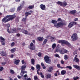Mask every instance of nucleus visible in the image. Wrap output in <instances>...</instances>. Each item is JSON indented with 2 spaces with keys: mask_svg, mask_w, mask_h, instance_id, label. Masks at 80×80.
<instances>
[{
  "mask_svg": "<svg viewBox=\"0 0 80 80\" xmlns=\"http://www.w3.org/2000/svg\"><path fill=\"white\" fill-rule=\"evenodd\" d=\"M74 60H76V62H79V59L78 58H76V57H74Z\"/></svg>",
  "mask_w": 80,
  "mask_h": 80,
  "instance_id": "473e14b6",
  "label": "nucleus"
},
{
  "mask_svg": "<svg viewBox=\"0 0 80 80\" xmlns=\"http://www.w3.org/2000/svg\"><path fill=\"white\" fill-rule=\"evenodd\" d=\"M0 54L2 56H6L7 53L4 51H2L1 52Z\"/></svg>",
  "mask_w": 80,
  "mask_h": 80,
  "instance_id": "aec40b11",
  "label": "nucleus"
},
{
  "mask_svg": "<svg viewBox=\"0 0 80 80\" xmlns=\"http://www.w3.org/2000/svg\"><path fill=\"white\" fill-rule=\"evenodd\" d=\"M40 75L41 77L42 78H44V75H43L42 74V72H40Z\"/></svg>",
  "mask_w": 80,
  "mask_h": 80,
  "instance_id": "79ce46f5",
  "label": "nucleus"
},
{
  "mask_svg": "<svg viewBox=\"0 0 80 80\" xmlns=\"http://www.w3.org/2000/svg\"><path fill=\"white\" fill-rule=\"evenodd\" d=\"M1 64L2 65H5V64H6V62H3L1 63Z\"/></svg>",
  "mask_w": 80,
  "mask_h": 80,
  "instance_id": "de8ad7c7",
  "label": "nucleus"
},
{
  "mask_svg": "<svg viewBox=\"0 0 80 80\" xmlns=\"http://www.w3.org/2000/svg\"><path fill=\"white\" fill-rule=\"evenodd\" d=\"M73 67L74 68H75L77 70H80V67L77 65H73Z\"/></svg>",
  "mask_w": 80,
  "mask_h": 80,
  "instance_id": "dca6fc26",
  "label": "nucleus"
},
{
  "mask_svg": "<svg viewBox=\"0 0 80 80\" xmlns=\"http://www.w3.org/2000/svg\"><path fill=\"white\" fill-rule=\"evenodd\" d=\"M17 37H20V33H18L16 34Z\"/></svg>",
  "mask_w": 80,
  "mask_h": 80,
  "instance_id": "603ef678",
  "label": "nucleus"
},
{
  "mask_svg": "<svg viewBox=\"0 0 80 80\" xmlns=\"http://www.w3.org/2000/svg\"><path fill=\"white\" fill-rule=\"evenodd\" d=\"M26 80H32V79H31V78H28Z\"/></svg>",
  "mask_w": 80,
  "mask_h": 80,
  "instance_id": "774afa93",
  "label": "nucleus"
},
{
  "mask_svg": "<svg viewBox=\"0 0 80 80\" xmlns=\"http://www.w3.org/2000/svg\"><path fill=\"white\" fill-rule=\"evenodd\" d=\"M77 53V51H74L73 52V55H76Z\"/></svg>",
  "mask_w": 80,
  "mask_h": 80,
  "instance_id": "864d4df0",
  "label": "nucleus"
},
{
  "mask_svg": "<svg viewBox=\"0 0 80 80\" xmlns=\"http://www.w3.org/2000/svg\"><path fill=\"white\" fill-rule=\"evenodd\" d=\"M79 78H80L77 76H76L75 77H74L73 78V79L74 80H78V79H79Z\"/></svg>",
  "mask_w": 80,
  "mask_h": 80,
  "instance_id": "c9c22d12",
  "label": "nucleus"
},
{
  "mask_svg": "<svg viewBox=\"0 0 80 80\" xmlns=\"http://www.w3.org/2000/svg\"><path fill=\"white\" fill-rule=\"evenodd\" d=\"M22 7H23V6L22 5H21L20 6H18L17 8L18 12H19V11H20V10H22Z\"/></svg>",
  "mask_w": 80,
  "mask_h": 80,
  "instance_id": "6ab92c4d",
  "label": "nucleus"
},
{
  "mask_svg": "<svg viewBox=\"0 0 80 80\" xmlns=\"http://www.w3.org/2000/svg\"><path fill=\"white\" fill-rule=\"evenodd\" d=\"M53 70V67L51 66L47 70V71L48 72H52Z\"/></svg>",
  "mask_w": 80,
  "mask_h": 80,
  "instance_id": "4468645a",
  "label": "nucleus"
},
{
  "mask_svg": "<svg viewBox=\"0 0 80 80\" xmlns=\"http://www.w3.org/2000/svg\"><path fill=\"white\" fill-rule=\"evenodd\" d=\"M45 77L46 79L48 80L52 78V75L49 73H47L45 74Z\"/></svg>",
  "mask_w": 80,
  "mask_h": 80,
  "instance_id": "9d476101",
  "label": "nucleus"
},
{
  "mask_svg": "<svg viewBox=\"0 0 80 80\" xmlns=\"http://www.w3.org/2000/svg\"><path fill=\"white\" fill-rule=\"evenodd\" d=\"M31 69L32 70H35V68H34L33 67H32Z\"/></svg>",
  "mask_w": 80,
  "mask_h": 80,
  "instance_id": "bf43d9fd",
  "label": "nucleus"
},
{
  "mask_svg": "<svg viewBox=\"0 0 80 80\" xmlns=\"http://www.w3.org/2000/svg\"><path fill=\"white\" fill-rule=\"evenodd\" d=\"M14 45H15V42H12L11 45V47H13V46H14Z\"/></svg>",
  "mask_w": 80,
  "mask_h": 80,
  "instance_id": "a18cd8bd",
  "label": "nucleus"
},
{
  "mask_svg": "<svg viewBox=\"0 0 80 80\" xmlns=\"http://www.w3.org/2000/svg\"><path fill=\"white\" fill-rule=\"evenodd\" d=\"M32 42L33 43H35V40L34 39L33 40Z\"/></svg>",
  "mask_w": 80,
  "mask_h": 80,
  "instance_id": "338daca9",
  "label": "nucleus"
},
{
  "mask_svg": "<svg viewBox=\"0 0 80 80\" xmlns=\"http://www.w3.org/2000/svg\"><path fill=\"white\" fill-rule=\"evenodd\" d=\"M36 68L37 69H38V70H40V66L39 64H37L36 65Z\"/></svg>",
  "mask_w": 80,
  "mask_h": 80,
  "instance_id": "7c9ffc66",
  "label": "nucleus"
},
{
  "mask_svg": "<svg viewBox=\"0 0 80 80\" xmlns=\"http://www.w3.org/2000/svg\"><path fill=\"white\" fill-rule=\"evenodd\" d=\"M38 57H40L42 56V53H41V52H39L38 54Z\"/></svg>",
  "mask_w": 80,
  "mask_h": 80,
  "instance_id": "c03bdc74",
  "label": "nucleus"
},
{
  "mask_svg": "<svg viewBox=\"0 0 80 80\" xmlns=\"http://www.w3.org/2000/svg\"><path fill=\"white\" fill-rule=\"evenodd\" d=\"M19 21V20L18 18H16L15 19V22H18Z\"/></svg>",
  "mask_w": 80,
  "mask_h": 80,
  "instance_id": "5fc2aeb1",
  "label": "nucleus"
},
{
  "mask_svg": "<svg viewBox=\"0 0 80 80\" xmlns=\"http://www.w3.org/2000/svg\"><path fill=\"white\" fill-rule=\"evenodd\" d=\"M10 73L12 74H15V72L12 69L10 70Z\"/></svg>",
  "mask_w": 80,
  "mask_h": 80,
  "instance_id": "f704fd0d",
  "label": "nucleus"
},
{
  "mask_svg": "<svg viewBox=\"0 0 80 80\" xmlns=\"http://www.w3.org/2000/svg\"><path fill=\"white\" fill-rule=\"evenodd\" d=\"M58 21H60V22H62V20L61 19V18H58L57 20Z\"/></svg>",
  "mask_w": 80,
  "mask_h": 80,
  "instance_id": "3c124183",
  "label": "nucleus"
},
{
  "mask_svg": "<svg viewBox=\"0 0 80 80\" xmlns=\"http://www.w3.org/2000/svg\"><path fill=\"white\" fill-rule=\"evenodd\" d=\"M58 68H60V65L59 64H58L57 65Z\"/></svg>",
  "mask_w": 80,
  "mask_h": 80,
  "instance_id": "13d9d810",
  "label": "nucleus"
},
{
  "mask_svg": "<svg viewBox=\"0 0 80 80\" xmlns=\"http://www.w3.org/2000/svg\"><path fill=\"white\" fill-rule=\"evenodd\" d=\"M22 64H24L25 63V61H24V60H22Z\"/></svg>",
  "mask_w": 80,
  "mask_h": 80,
  "instance_id": "680f3d73",
  "label": "nucleus"
},
{
  "mask_svg": "<svg viewBox=\"0 0 80 80\" xmlns=\"http://www.w3.org/2000/svg\"><path fill=\"white\" fill-rule=\"evenodd\" d=\"M15 17H14V15H7L2 19V22L4 23H7L10 20H13Z\"/></svg>",
  "mask_w": 80,
  "mask_h": 80,
  "instance_id": "f257e3e1",
  "label": "nucleus"
},
{
  "mask_svg": "<svg viewBox=\"0 0 80 80\" xmlns=\"http://www.w3.org/2000/svg\"><path fill=\"white\" fill-rule=\"evenodd\" d=\"M61 63H62V64H64V61L63 60H62L61 61Z\"/></svg>",
  "mask_w": 80,
  "mask_h": 80,
  "instance_id": "69168bd1",
  "label": "nucleus"
},
{
  "mask_svg": "<svg viewBox=\"0 0 80 80\" xmlns=\"http://www.w3.org/2000/svg\"><path fill=\"white\" fill-rule=\"evenodd\" d=\"M59 43H61V45L62 46H65V45H67L68 47H70L71 46V44L68 41L65 40H59L58 41Z\"/></svg>",
  "mask_w": 80,
  "mask_h": 80,
  "instance_id": "7ed1b4c3",
  "label": "nucleus"
},
{
  "mask_svg": "<svg viewBox=\"0 0 80 80\" xmlns=\"http://www.w3.org/2000/svg\"><path fill=\"white\" fill-rule=\"evenodd\" d=\"M31 63L32 65H35V59L33 58L31 59Z\"/></svg>",
  "mask_w": 80,
  "mask_h": 80,
  "instance_id": "c756f323",
  "label": "nucleus"
},
{
  "mask_svg": "<svg viewBox=\"0 0 80 80\" xmlns=\"http://www.w3.org/2000/svg\"><path fill=\"white\" fill-rule=\"evenodd\" d=\"M3 67H0V72H2V71H3Z\"/></svg>",
  "mask_w": 80,
  "mask_h": 80,
  "instance_id": "37998d69",
  "label": "nucleus"
},
{
  "mask_svg": "<svg viewBox=\"0 0 80 80\" xmlns=\"http://www.w3.org/2000/svg\"><path fill=\"white\" fill-rule=\"evenodd\" d=\"M26 20H27V18H23L22 19V22H24L25 23V22H26Z\"/></svg>",
  "mask_w": 80,
  "mask_h": 80,
  "instance_id": "ea45409f",
  "label": "nucleus"
},
{
  "mask_svg": "<svg viewBox=\"0 0 80 80\" xmlns=\"http://www.w3.org/2000/svg\"><path fill=\"white\" fill-rule=\"evenodd\" d=\"M78 18H75L74 19V21H76L77 22V21H78Z\"/></svg>",
  "mask_w": 80,
  "mask_h": 80,
  "instance_id": "e2e57ef3",
  "label": "nucleus"
},
{
  "mask_svg": "<svg viewBox=\"0 0 80 80\" xmlns=\"http://www.w3.org/2000/svg\"><path fill=\"white\" fill-rule=\"evenodd\" d=\"M34 8V5L33 6H28V9H32V8Z\"/></svg>",
  "mask_w": 80,
  "mask_h": 80,
  "instance_id": "cd10ccee",
  "label": "nucleus"
},
{
  "mask_svg": "<svg viewBox=\"0 0 80 80\" xmlns=\"http://www.w3.org/2000/svg\"><path fill=\"white\" fill-rule=\"evenodd\" d=\"M41 65L42 66V67H44V66H45L44 64H43V62L41 63Z\"/></svg>",
  "mask_w": 80,
  "mask_h": 80,
  "instance_id": "052dcab7",
  "label": "nucleus"
},
{
  "mask_svg": "<svg viewBox=\"0 0 80 80\" xmlns=\"http://www.w3.org/2000/svg\"><path fill=\"white\" fill-rule=\"evenodd\" d=\"M50 39L51 40V42H53L55 40V37H52V36L50 37Z\"/></svg>",
  "mask_w": 80,
  "mask_h": 80,
  "instance_id": "c85d7f7f",
  "label": "nucleus"
},
{
  "mask_svg": "<svg viewBox=\"0 0 80 80\" xmlns=\"http://www.w3.org/2000/svg\"><path fill=\"white\" fill-rule=\"evenodd\" d=\"M72 22V24L73 25H77V22Z\"/></svg>",
  "mask_w": 80,
  "mask_h": 80,
  "instance_id": "09e8293b",
  "label": "nucleus"
},
{
  "mask_svg": "<svg viewBox=\"0 0 80 80\" xmlns=\"http://www.w3.org/2000/svg\"><path fill=\"white\" fill-rule=\"evenodd\" d=\"M34 79L35 80H38V76H35L34 77Z\"/></svg>",
  "mask_w": 80,
  "mask_h": 80,
  "instance_id": "a19ab883",
  "label": "nucleus"
},
{
  "mask_svg": "<svg viewBox=\"0 0 80 80\" xmlns=\"http://www.w3.org/2000/svg\"><path fill=\"white\" fill-rule=\"evenodd\" d=\"M13 54H12L11 55H10V58H13Z\"/></svg>",
  "mask_w": 80,
  "mask_h": 80,
  "instance_id": "4d7b16f0",
  "label": "nucleus"
},
{
  "mask_svg": "<svg viewBox=\"0 0 80 80\" xmlns=\"http://www.w3.org/2000/svg\"><path fill=\"white\" fill-rule=\"evenodd\" d=\"M43 37H38L37 38V39L38 41H39L40 42H42V40H43Z\"/></svg>",
  "mask_w": 80,
  "mask_h": 80,
  "instance_id": "f3484780",
  "label": "nucleus"
},
{
  "mask_svg": "<svg viewBox=\"0 0 80 80\" xmlns=\"http://www.w3.org/2000/svg\"><path fill=\"white\" fill-rule=\"evenodd\" d=\"M11 12H14V11H15V8H12V9H11Z\"/></svg>",
  "mask_w": 80,
  "mask_h": 80,
  "instance_id": "49530a36",
  "label": "nucleus"
},
{
  "mask_svg": "<svg viewBox=\"0 0 80 80\" xmlns=\"http://www.w3.org/2000/svg\"><path fill=\"white\" fill-rule=\"evenodd\" d=\"M68 58V57L67 56V55H65L64 57V58L65 60H67Z\"/></svg>",
  "mask_w": 80,
  "mask_h": 80,
  "instance_id": "e433bc0d",
  "label": "nucleus"
},
{
  "mask_svg": "<svg viewBox=\"0 0 80 80\" xmlns=\"http://www.w3.org/2000/svg\"><path fill=\"white\" fill-rule=\"evenodd\" d=\"M16 48H13L11 50V53H14L15 51H16Z\"/></svg>",
  "mask_w": 80,
  "mask_h": 80,
  "instance_id": "b1692460",
  "label": "nucleus"
},
{
  "mask_svg": "<svg viewBox=\"0 0 80 80\" xmlns=\"http://www.w3.org/2000/svg\"><path fill=\"white\" fill-rule=\"evenodd\" d=\"M22 45H23V46H25V42H22Z\"/></svg>",
  "mask_w": 80,
  "mask_h": 80,
  "instance_id": "0e129e2a",
  "label": "nucleus"
},
{
  "mask_svg": "<svg viewBox=\"0 0 80 80\" xmlns=\"http://www.w3.org/2000/svg\"><path fill=\"white\" fill-rule=\"evenodd\" d=\"M25 15L26 16V17H27L28 15H31V13L28 12H25Z\"/></svg>",
  "mask_w": 80,
  "mask_h": 80,
  "instance_id": "5701e85b",
  "label": "nucleus"
},
{
  "mask_svg": "<svg viewBox=\"0 0 80 80\" xmlns=\"http://www.w3.org/2000/svg\"><path fill=\"white\" fill-rule=\"evenodd\" d=\"M66 68H69L70 70L72 69V68L71 66H67Z\"/></svg>",
  "mask_w": 80,
  "mask_h": 80,
  "instance_id": "4c0bfd02",
  "label": "nucleus"
},
{
  "mask_svg": "<svg viewBox=\"0 0 80 80\" xmlns=\"http://www.w3.org/2000/svg\"><path fill=\"white\" fill-rule=\"evenodd\" d=\"M73 26V23H72V22H70L68 25V27L69 28H72Z\"/></svg>",
  "mask_w": 80,
  "mask_h": 80,
  "instance_id": "412c9836",
  "label": "nucleus"
},
{
  "mask_svg": "<svg viewBox=\"0 0 80 80\" xmlns=\"http://www.w3.org/2000/svg\"><path fill=\"white\" fill-rule=\"evenodd\" d=\"M54 57H59V55L58 54H55L54 55Z\"/></svg>",
  "mask_w": 80,
  "mask_h": 80,
  "instance_id": "8fccbe9b",
  "label": "nucleus"
},
{
  "mask_svg": "<svg viewBox=\"0 0 80 80\" xmlns=\"http://www.w3.org/2000/svg\"><path fill=\"white\" fill-rule=\"evenodd\" d=\"M23 32L25 35H27V33H28V31H27V30H24L23 31Z\"/></svg>",
  "mask_w": 80,
  "mask_h": 80,
  "instance_id": "72a5a7b5",
  "label": "nucleus"
},
{
  "mask_svg": "<svg viewBox=\"0 0 80 80\" xmlns=\"http://www.w3.org/2000/svg\"><path fill=\"white\" fill-rule=\"evenodd\" d=\"M66 71L65 70H62L61 71V73L62 75H65L66 73Z\"/></svg>",
  "mask_w": 80,
  "mask_h": 80,
  "instance_id": "393cba45",
  "label": "nucleus"
},
{
  "mask_svg": "<svg viewBox=\"0 0 80 80\" xmlns=\"http://www.w3.org/2000/svg\"><path fill=\"white\" fill-rule=\"evenodd\" d=\"M40 7L42 10H45L46 9V6H45V5L44 4H41Z\"/></svg>",
  "mask_w": 80,
  "mask_h": 80,
  "instance_id": "9b49d317",
  "label": "nucleus"
},
{
  "mask_svg": "<svg viewBox=\"0 0 80 80\" xmlns=\"http://www.w3.org/2000/svg\"><path fill=\"white\" fill-rule=\"evenodd\" d=\"M9 31L10 32V33H15L17 32V29L15 28H13L12 29H10Z\"/></svg>",
  "mask_w": 80,
  "mask_h": 80,
  "instance_id": "ddd939ff",
  "label": "nucleus"
},
{
  "mask_svg": "<svg viewBox=\"0 0 80 80\" xmlns=\"http://www.w3.org/2000/svg\"><path fill=\"white\" fill-rule=\"evenodd\" d=\"M10 27V25L9 23H8L6 25V27L7 28V31L8 33H10V32L9 30Z\"/></svg>",
  "mask_w": 80,
  "mask_h": 80,
  "instance_id": "f8f14e48",
  "label": "nucleus"
},
{
  "mask_svg": "<svg viewBox=\"0 0 80 80\" xmlns=\"http://www.w3.org/2000/svg\"><path fill=\"white\" fill-rule=\"evenodd\" d=\"M48 41V40L46 39H45L42 43V45H44L45 44H46V43H47V42Z\"/></svg>",
  "mask_w": 80,
  "mask_h": 80,
  "instance_id": "a878e982",
  "label": "nucleus"
},
{
  "mask_svg": "<svg viewBox=\"0 0 80 80\" xmlns=\"http://www.w3.org/2000/svg\"><path fill=\"white\" fill-rule=\"evenodd\" d=\"M57 22L58 21L55 20H52V23L54 24L55 27L59 28V27L63 26V23L61 22H59L58 23H57Z\"/></svg>",
  "mask_w": 80,
  "mask_h": 80,
  "instance_id": "f03ea898",
  "label": "nucleus"
},
{
  "mask_svg": "<svg viewBox=\"0 0 80 80\" xmlns=\"http://www.w3.org/2000/svg\"><path fill=\"white\" fill-rule=\"evenodd\" d=\"M44 60L46 63L50 64L51 63V59H50V57L48 55H46L44 57Z\"/></svg>",
  "mask_w": 80,
  "mask_h": 80,
  "instance_id": "20e7f679",
  "label": "nucleus"
},
{
  "mask_svg": "<svg viewBox=\"0 0 80 80\" xmlns=\"http://www.w3.org/2000/svg\"><path fill=\"white\" fill-rule=\"evenodd\" d=\"M29 48L30 50H35V46L33 45V43L32 42L31 43Z\"/></svg>",
  "mask_w": 80,
  "mask_h": 80,
  "instance_id": "6e6552de",
  "label": "nucleus"
},
{
  "mask_svg": "<svg viewBox=\"0 0 80 80\" xmlns=\"http://www.w3.org/2000/svg\"><path fill=\"white\" fill-rule=\"evenodd\" d=\"M57 4H58V5H60V6L61 7H66L67 5V3L66 2H61L60 1H58L56 2Z\"/></svg>",
  "mask_w": 80,
  "mask_h": 80,
  "instance_id": "39448f33",
  "label": "nucleus"
},
{
  "mask_svg": "<svg viewBox=\"0 0 80 80\" xmlns=\"http://www.w3.org/2000/svg\"><path fill=\"white\" fill-rule=\"evenodd\" d=\"M56 44L55 43L53 44L52 46V49H54V48H55V47H56Z\"/></svg>",
  "mask_w": 80,
  "mask_h": 80,
  "instance_id": "2f4dec72",
  "label": "nucleus"
},
{
  "mask_svg": "<svg viewBox=\"0 0 80 80\" xmlns=\"http://www.w3.org/2000/svg\"><path fill=\"white\" fill-rule=\"evenodd\" d=\"M26 68V65H22L21 67V71L25 70Z\"/></svg>",
  "mask_w": 80,
  "mask_h": 80,
  "instance_id": "a211bd4d",
  "label": "nucleus"
},
{
  "mask_svg": "<svg viewBox=\"0 0 80 80\" xmlns=\"http://www.w3.org/2000/svg\"><path fill=\"white\" fill-rule=\"evenodd\" d=\"M59 52L61 54H64V53H68V51L64 48H62L60 49Z\"/></svg>",
  "mask_w": 80,
  "mask_h": 80,
  "instance_id": "423d86ee",
  "label": "nucleus"
},
{
  "mask_svg": "<svg viewBox=\"0 0 80 80\" xmlns=\"http://www.w3.org/2000/svg\"><path fill=\"white\" fill-rule=\"evenodd\" d=\"M21 73L22 74H25V73H27V71H21Z\"/></svg>",
  "mask_w": 80,
  "mask_h": 80,
  "instance_id": "58836bf2",
  "label": "nucleus"
},
{
  "mask_svg": "<svg viewBox=\"0 0 80 80\" xmlns=\"http://www.w3.org/2000/svg\"><path fill=\"white\" fill-rule=\"evenodd\" d=\"M39 71H40V70H39V69L37 71V74H38V75H40V72H39Z\"/></svg>",
  "mask_w": 80,
  "mask_h": 80,
  "instance_id": "6e6d98bb",
  "label": "nucleus"
},
{
  "mask_svg": "<svg viewBox=\"0 0 80 80\" xmlns=\"http://www.w3.org/2000/svg\"><path fill=\"white\" fill-rule=\"evenodd\" d=\"M77 34L76 33H74L71 36L72 41H75L77 39Z\"/></svg>",
  "mask_w": 80,
  "mask_h": 80,
  "instance_id": "0eeeda50",
  "label": "nucleus"
},
{
  "mask_svg": "<svg viewBox=\"0 0 80 80\" xmlns=\"http://www.w3.org/2000/svg\"><path fill=\"white\" fill-rule=\"evenodd\" d=\"M19 62H20V60L19 59H17L14 62V63L15 64L17 65H18V63H19Z\"/></svg>",
  "mask_w": 80,
  "mask_h": 80,
  "instance_id": "4be33fe9",
  "label": "nucleus"
},
{
  "mask_svg": "<svg viewBox=\"0 0 80 80\" xmlns=\"http://www.w3.org/2000/svg\"><path fill=\"white\" fill-rule=\"evenodd\" d=\"M60 50V49H59V47H56V49L55 50V51L56 52H59V51Z\"/></svg>",
  "mask_w": 80,
  "mask_h": 80,
  "instance_id": "bb28decb",
  "label": "nucleus"
},
{
  "mask_svg": "<svg viewBox=\"0 0 80 80\" xmlns=\"http://www.w3.org/2000/svg\"><path fill=\"white\" fill-rule=\"evenodd\" d=\"M0 42L2 45H5V39L2 36H1L0 37Z\"/></svg>",
  "mask_w": 80,
  "mask_h": 80,
  "instance_id": "1a4fd4ad",
  "label": "nucleus"
},
{
  "mask_svg": "<svg viewBox=\"0 0 80 80\" xmlns=\"http://www.w3.org/2000/svg\"><path fill=\"white\" fill-rule=\"evenodd\" d=\"M76 13H77V11L75 10H72L69 12V13L72 14V15H75Z\"/></svg>",
  "mask_w": 80,
  "mask_h": 80,
  "instance_id": "2eb2a0df",
  "label": "nucleus"
}]
</instances>
